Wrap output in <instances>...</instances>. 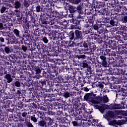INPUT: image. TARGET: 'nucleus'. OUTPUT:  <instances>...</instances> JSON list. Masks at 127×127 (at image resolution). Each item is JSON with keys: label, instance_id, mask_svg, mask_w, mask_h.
I'll return each mask as SVG.
<instances>
[{"label": "nucleus", "instance_id": "nucleus-18", "mask_svg": "<svg viewBox=\"0 0 127 127\" xmlns=\"http://www.w3.org/2000/svg\"><path fill=\"white\" fill-rule=\"evenodd\" d=\"M94 109H95L96 110H98L101 114H104L106 110H110V107L109 105L103 104L101 106L98 105H94Z\"/></svg>", "mask_w": 127, "mask_h": 127}, {"label": "nucleus", "instance_id": "nucleus-52", "mask_svg": "<svg viewBox=\"0 0 127 127\" xmlns=\"http://www.w3.org/2000/svg\"><path fill=\"white\" fill-rule=\"evenodd\" d=\"M100 100L101 103H104V104L109 102V98H108V96H107V95H105L104 97H101Z\"/></svg>", "mask_w": 127, "mask_h": 127}, {"label": "nucleus", "instance_id": "nucleus-19", "mask_svg": "<svg viewBox=\"0 0 127 127\" xmlns=\"http://www.w3.org/2000/svg\"><path fill=\"white\" fill-rule=\"evenodd\" d=\"M58 46V45L54 43V42H51L48 44V48H49V51L50 52H56V51H58V48H59V47Z\"/></svg>", "mask_w": 127, "mask_h": 127}, {"label": "nucleus", "instance_id": "nucleus-51", "mask_svg": "<svg viewBox=\"0 0 127 127\" xmlns=\"http://www.w3.org/2000/svg\"><path fill=\"white\" fill-rule=\"evenodd\" d=\"M11 85L13 88H19L21 86L20 81L19 80H16L11 83Z\"/></svg>", "mask_w": 127, "mask_h": 127}, {"label": "nucleus", "instance_id": "nucleus-11", "mask_svg": "<svg viewBox=\"0 0 127 127\" xmlns=\"http://www.w3.org/2000/svg\"><path fill=\"white\" fill-rule=\"evenodd\" d=\"M121 104H117L114 103L109 105V110H120V109H126L127 108V105L126 103V102H121Z\"/></svg>", "mask_w": 127, "mask_h": 127}, {"label": "nucleus", "instance_id": "nucleus-30", "mask_svg": "<svg viewBox=\"0 0 127 127\" xmlns=\"http://www.w3.org/2000/svg\"><path fill=\"white\" fill-rule=\"evenodd\" d=\"M117 66H118V67H119V69H118V74L125 75V71L126 68H123V67H124V64H121V61L118 62V64H117Z\"/></svg>", "mask_w": 127, "mask_h": 127}, {"label": "nucleus", "instance_id": "nucleus-36", "mask_svg": "<svg viewBox=\"0 0 127 127\" xmlns=\"http://www.w3.org/2000/svg\"><path fill=\"white\" fill-rule=\"evenodd\" d=\"M76 70H79V68H72L71 67H69V66H68V65H66L65 66H64V72H68V73H71V72H73V74H76L77 73V71H76Z\"/></svg>", "mask_w": 127, "mask_h": 127}, {"label": "nucleus", "instance_id": "nucleus-24", "mask_svg": "<svg viewBox=\"0 0 127 127\" xmlns=\"http://www.w3.org/2000/svg\"><path fill=\"white\" fill-rule=\"evenodd\" d=\"M30 34H29V37H26V36H24L23 35V39H21L20 43L21 44H23V41L25 43V45L29 46L31 44V42H30Z\"/></svg>", "mask_w": 127, "mask_h": 127}, {"label": "nucleus", "instance_id": "nucleus-53", "mask_svg": "<svg viewBox=\"0 0 127 127\" xmlns=\"http://www.w3.org/2000/svg\"><path fill=\"white\" fill-rule=\"evenodd\" d=\"M4 78L7 80V83H11L12 82V77H11V75L10 74H6L5 75Z\"/></svg>", "mask_w": 127, "mask_h": 127}, {"label": "nucleus", "instance_id": "nucleus-60", "mask_svg": "<svg viewBox=\"0 0 127 127\" xmlns=\"http://www.w3.org/2000/svg\"><path fill=\"white\" fill-rule=\"evenodd\" d=\"M107 117L110 119H113L115 118V112L112 111H108L107 113Z\"/></svg>", "mask_w": 127, "mask_h": 127}, {"label": "nucleus", "instance_id": "nucleus-31", "mask_svg": "<svg viewBox=\"0 0 127 127\" xmlns=\"http://www.w3.org/2000/svg\"><path fill=\"white\" fill-rule=\"evenodd\" d=\"M102 55H101L100 56L101 62L100 64L103 67H108V61H107V57L103 54H102Z\"/></svg>", "mask_w": 127, "mask_h": 127}, {"label": "nucleus", "instance_id": "nucleus-21", "mask_svg": "<svg viewBox=\"0 0 127 127\" xmlns=\"http://www.w3.org/2000/svg\"><path fill=\"white\" fill-rule=\"evenodd\" d=\"M50 100L49 99H45L43 102V106L41 107L40 109L42 111H48L50 109Z\"/></svg>", "mask_w": 127, "mask_h": 127}, {"label": "nucleus", "instance_id": "nucleus-33", "mask_svg": "<svg viewBox=\"0 0 127 127\" xmlns=\"http://www.w3.org/2000/svg\"><path fill=\"white\" fill-rule=\"evenodd\" d=\"M90 65V61L89 60H82L80 63V67L82 68H88Z\"/></svg>", "mask_w": 127, "mask_h": 127}, {"label": "nucleus", "instance_id": "nucleus-44", "mask_svg": "<svg viewBox=\"0 0 127 127\" xmlns=\"http://www.w3.org/2000/svg\"><path fill=\"white\" fill-rule=\"evenodd\" d=\"M52 68V70L50 69L49 71V72H53L54 73H58V71H59V67H57V66L56 65V64H52L51 65V67L50 69H51Z\"/></svg>", "mask_w": 127, "mask_h": 127}, {"label": "nucleus", "instance_id": "nucleus-58", "mask_svg": "<svg viewBox=\"0 0 127 127\" xmlns=\"http://www.w3.org/2000/svg\"><path fill=\"white\" fill-rule=\"evenodd\" d=\"M118 87L119 88V91L122 92L124 94V96H127V88L126 87H121V85H118Z\"/></svg>", "mask_w": 127, "mask_h": 127}, {"label": "nucleus", "instance_id": "nucleus-45", "mask_svg": "<svg viewBox=\"0 0 127 127\" xmlns=\"http://www.w3.org/2000/svg\"><path fill=\"white\" fill-rule=\"evenodd\" d=\"M47 95L46 94H42L39 95L38 98H37V100H38V102L40 103H43L44 102L45 100L46 99Z\"/></svg>", "mask_w": 127, "mask_h": 127}, {"label": "nucleus", "instance_id": "nucleus-17", "mask_svg": "<svg viewBox=\"0 0 127 127\" xmlns=\"http://www.w3.org/2000/svg\"><path fill=\"white\" fill-rule=\"evenodd\" d=\"M75 39L76 41H81L84 39V33L81 28L75 30Z\"/></svg>", "mask_w": 127, "mask_h": 127}, {"label": "nucleus", "instance_id": "nucleus-59", "mask_svg": "<svg viewBox=\"0 0 127 127\" xmlns=\"http://www.w3.org/2000/svg\"><path fill=\"white\" fill-rule=\"evenodd\" d=\"M38 82H40V83L43 87H44L46 86V82H47V79L44 78H41L38 81Z\"/></svg>", "mask_w": 127, "mask_h": 127}, {"label": "nucleus", "instance_id": "nucleus-55", "mask_svg": "<svg viewBox=\"0 0 127 127\" xmlns=\"http://www.w3.org/2000/svg\"><path fill=\"white\" fill-rule=\"evenodd\" d=\"M42 31L43 32V34L45 35H48L49 36H51V31L48 29H45V28H43L42 29Z\"/></svg>", "mask_w": 127, "mask_h": 127}, {"label": "nucleus", "instance_id": "nucleus-26", "mask_svg": "<svg viewBox=\"0 0 127 127\" xmlns=\"http://www.w3.org/2000/svg\"><path fill=\"white\" fill-rule=\"evenodd\" d=\"M55 86V87H53L52 88V91L53 92H55V95L54 97H55V96H57V95H59V92H60V90L62 89V86L61 84L59 85L58 84H55L53 86V87Z\"/></svg>", "mask_w": 127, "mask_h": 127}, {"label": "nucleus", "instance_id": "nucleus-16", "mask_svg": "<svg viewBox=\"0 0 127 127\" xmlns=\"http://www.w3.org/2000/svg\"><path fill=\"white\" fill-rule=\"evenodd\" d=\"M33 71H34L35 72V74L36 75L32 76V79H33V80L39 79V78H40V74H41V67L37 65H35L33 67Z\"/></svg>", "mask_w": 127, "mask_h": 127}, {"label": "nucleus", "instance_id": "nucleus-64", "mask_svg": "<svg viewBox=\"0 0 127 127\" xmlns=\"http://www.w3.org/2000/svg\"><path fill=\"white\" fill-rule=\"evenodd\" d=\"M91 95H90V93L86 94L84 96V99L85 101H88L89 102L91 99Z\"/></svg>", "mask_w": 127, "mask_h": 127}, {"label": "nucleus", "instance_id": "nucleus-27", "mask_svg": "<svg viewBox=\"0 0 127 127\" xmlns=\"http://www.w3.org/2000/svg\"><path fill=\"white\" fill-rule=\"evenodd\" d=\"M31 56L32 58H39V59H42L43 58V59L45 60L44 58H45V57H46L47 56L43 55L42 54H39L38 52H31Z\"/></svg>", "mask_w": 127, "mask_h": 127}, {"label": "nucleus", "instance_id": "nucleus-54", "mask_svg": "<svg viewBox=\"0 0 127 127\" xmlns=\"http://www.w3.org/2000/svg\"><path fill=\"white\" fill-rule=\"evenodd\" d=\"M57 73L53 72H50V75L49 76V78L51 80H54V79H56L57 78Z\"/></svg>", "mask_w": 127, "mask_h": 127}, {"label": "nucleus", "instance_id": "nucleus-56", "mask_svg": "<svg viewBox=\"0 0 127 127\" xmlns=\"http://www.w3.org/2000/svg\"><path fill=\"white\" fill-rule=\"evenodd\" d=\"M70 22L72 24H74L76 25L77 26H79L80 25V20H78L77 18H72V19L70 20Z\"/></svg>", "mask_w": 127, "mask_h": 127}, {"label": "nucleus", "instance_id": "nucleus-28", "mask_svg": "<svg viewBox=\"0 0 127 127\" xmlns=\"http://www.w3.org/2000/svg\"><path fill=\"white\" fill-rule=\"evenodd\" d=\"M103 55H108V56H113V57H116V55H117V53L115 51H112V50L106 49L105 52H102Z\"/></svg>", "mask_w": 127, "mask_h": 127}, {"label": "nucleus", "instance_id": "nucleus-34", "mask_svg": "<svg viewBox=\"0 0 127 127\" xmlns=\"http://www.w3.org/2000/svg\"><path fill=\"white\" fill-rule=\"evenodd\" d=\"M34 88H35L36 90L38 91H41L43 90V86L38 82V80H36L33 83Z\"/></svg>", "mask_w": 127, "mask_h": 127}, {"label": "nucleus", "instance_id": "nucleus-42", "mask_svg": "<svg viewBox=\"0 0 127 127\" xmlns=\"http://www.w3.org/2000/svg\"><path fill=\"white\" fill-rule=\"evenodd\" d=\"M14 96L16 99H20L22 97V90L20 89H18L14 93Z\"/></svg>", "mask_w": 127, "mask_h": 127}, {"label": "nucleus", "instance_id": "nucleus-9", "mask_svg": "<svg viewBox=\"0 0 127 127\" xmlns=\"http://www.w3.org/2000/svg\"><path fill=\"white\" fill-rule=\"evenodd\" d=\"M13 33H10V37L13 39L14 41H15V40H17V39H19V40H21V39H23V33H22V35L20 33V31L17 29H14L12 30Z\"/></svg>", "mask_w": 127, "mask_h": 127}, {"label": "nucleus", "instance_id": "nucleus-12", "mask_svg": "<svg viewBox=\"0 0 127 127\" xmlns=\"http://www.w3.org/2000/svg\"><path fill=\"white\" fill-rule=\"evenodd\" d=\"M22 52H19L17 53V54H19V55H18L17 56V55H13L12 56V63H18L19 64L23 63V62H24V61L22 60V55H23V54H22Z\"/></svg>", "mask_w": 127, "mask_h": 127}, {"label": "nucleus", "instance_id": "nucleus-46", "mask_svg": "<svg viewBox=\"0 0 127 127\" xmlns=\"http://www.w3.org/2000/svg\"><path fill=\"white\" fill-rule=\"evenodd\" d=\"M12 56H2V59H4L5 62L9 61V62H12Z\"/></svg>", "mask_w": 127, "mask_h": 127}, {"label": "nucleus", "instance_id": "nucleus-47", "mask_svg": "<svg viewBox=\"0 0 127 127\" xmlns=\"http://www.w3.org/2000/svg\"><path fill=\"white\" fill-rule=\"evenodd\" d=\"M31 121L33 123H37V120L39 119V116L37 114H35L30 117Z\"/></svg>", "mask_w": 127, "mask_h": 127}, {"label": "nucleus", "instance_id": "nucleus-48", "mask_svg": "<svg viewBox=\"0 0 127 127\" xmlns=\"http://www.w3.org/2000/svg\"><path fill=\"white\" fill-rule=\"evenodd\" d=\"M33 93H32V98L35 101H37V98L39 97L38 95V91H37V89H34Z\"/></svg>", "mask_w": 127, "mask_h": 127}, {"label": "nucleus", "instance_id": "nucleus-35", "mask_svg": "<svg viewBox=\"0 0 127 127\" xmlns=\"http://www.w3.org/2000/svg\"><path fill=\"white\" fill-rule=\"evenodd\" d=\"M125 77H121L118 80V84H123V87L127 89V81Z\"/></svg>", "mask_w": 127, "mask_h": 127}, {"label": "nucleus", "instance_id": "nucleus-1", "mask_svg": "<svg viewBox=\"0 0 127 127\" xmlns=\"http://www.w3.org/2000/svg\"><path fill=\"white\" fill-rule=\"evenodd\" d=\"M102 22L96 20V15L92 14L88 17V21L84 24V27L88 28L92 27L94 30L97 31L98 35L95 34L93 37L94 40H96L97 43H101L102 39H105L107 37V28H102ZM101 28V29H100Z\"/></svg>", "mask_w": 127, "mask_h": 127}, {"label": "nucleus", "instance_id": "nucleus-13", "mask_svg": "<svg viewBox=\"0 0 127 127\" xmlns=\"http://www.w3.org/2000/svg\"><path fill=\"white\" fill-rule=\"evenodd\" d=\"M22 26L24 29L23 35H24V36L29 37V34H30V31H29V27H30L29 22L27 21L26 20L23 21Z\"/></svg>", "mask_w": 127, "mask_h": 127}, {"label": "nucleus", "instance_id": "nucleus-6", "mask_svg": "<svg viewBox=\"0 0 127 127\" xmlns=\"http://www.w3.org/2000/svg\"><path fill=\"white\" fill-rule=\"evenodd\" d=\"M118 15L111 13V15L104 17V23L107 25H111V26H115L116 22L115 20L117 19Z\"/></svg>", "mask_w": 127, "mask_h": 127}, {"label": "nucleus", "instance_id": "nucleus-20", "mask_svg": "<svg viewBox=\"0 0 127 127\" xmlns=\"http://www.w3.org/2000/svg\"><path fill=\"white\" fill-rule=\"evenodd\" d=\"M0 51L2 53H6V54H9L12 52V49L9 46H5V45H1Z\"/></svg>", "mask_w": 127, "mask_h": 127}, {"label": "nucleus", "instance_id": "nucleus-4", "mask_svg": "<svg viewBox=\"0 0 127 127\" xmlns=\"http://www.w3.org/2000/svg\"><path fill=\"white\" fill-rule=\"evenodd\" d=\"M66 9L68 10L70 14H69V17H74V14L76 12H78L79 14H81L83 12V4L80 3L76 7L72 5L67 4Z\"/></svg>", "mask_w": 127, "mask_h": 127}, {"label": "nucleus", "instance_id": "nucleus-50", "mask_svg": "<svg viewBox=\"0 0 127 127\" xmlns=\"http://www.w3.org/2000/svg\"><path fill=\"white\" fill-rule=\"evenodd\" d=\"M37 47L36 43H33V44H31L28 46L29 51L30 50V51H31V52H32V51H35Z\"/></svg>", "mask_w": 127, "mask_h": 127}, {"label": "nucleus", "instance_id": "nucleus-5", "mask_svg": "<svg viewBox=\"0 0 127 127\" xmlns=\"http://www.w3.org/2000/svg\"><path fill=\"white\" fill-rule=\"evenodd\" d=\"M103 42H104L106 45V48H108L109 46V48H111V49H113L115 50L116 48L117 47V41L115 40H110L108 39V36H107L106 33V37L104 39H102V41L101 43H98L99 44H102Z\"/></svg>", "mask_w": 127, "mask_h": 127}, {"label": "nucleus", "instance_id": "nucleus-37", "mask_svg": "<svg viewBox=\"0 0 127 127\" xmlns=\"http://www.w3.org/2000/svg\"><path fill=\"white\" fill-rule=\"evenodd\" d=\"M100 13L101 15H106V16H110L111 12H110V10H109L108 8H104L101 9Z\"/></svg>", "mask_w": 127, "mask_h": 127}, {"label": "nucleus", "instance_id": "nucleus-63", "mask_svg": "<svg viewBox=\"0 0 127 127\" xmlns=\"http://www.w3.org/2000/svg\"><path fill=\"white\" fill-rule=\"evenodd\" d=\"M17 107L19 109H24L26 107V105L25 104H24V103L20 102H18Z\"/></svg>", "mask_w": 127, "mask_h": 127}, {"label": "nucleus", "instance_id": "nucleus-25", "mask_svg": "<svg viewBox=\"0 0 127 127\" xmlns=\"http://www.w3.org/2000/svg\"><path fill=\"white\" fill-rule=\"evenodd\" d=\"M34 81H33V79L32 78V80H27L25 82V86H27V87H29V88H28V91H30V92H31L32 91H34V85H33V83H34Z\"/></svg>", "mask_w": 127, "mask_h": 127}, {"label": "nucleus", "instance_id": "nucleus-22", "mask_svg": "<svg viewBox=\"0 0 127 127\" xmlns=\"http://www.w3.org/2000/svg\"><path fill=\"white\" fill-rule=\"evenodd\" d=\"M92 6L94 8H102L105 6V2L99 1H93Z\"/></svg>", "mask_w": 127, "mask_h": 127}, {"label": "nucleus", "instance_id": "nucleus-29", "mask_svg": "<svg viewBox=\"0 0 127 127\" xmlns=\"http://www.w3.org/2000/svg\"><path fill=\"white\" fill-rule=\"evenodd\" d=\"M116 2V0H112V1L109 3V7H113L114 11L116 12H121L122 11V9L119 8V7L117 6L115 4Z\"/></svg>", "mask_w": 127, "mask_h": 127}, {"label": "nucleus", "instance_id": "nucleus-7", "mask_svg": "<svg viewBox=\"0 0 127 127\" xmlns=\"http://www.w3.org/2000/svg\"><path fill=\"white\" fill-rule=\"evenodd\" d=\"M37 124L39 127H50L53 125V120L51 118L47 117L44 120L38 121Z\"/></svg>", "mask_w": 127, "mask_h": 127}, {"label": "nucleus", "instance_id": "nucleus-14", "mask_svg": "<svg viewBox=\"0 0 127 127\" xmlns=\"http://www.w3.org/2000/svg\"><path fill=\"white\" fill-rule=\"evenodd\" d=\"M71 123L74 127H83L82 126H86V123L84 122V120H82L80 118L76 117L75 121H72Z\"/></svg>", "mask_w": 127, "mask_h": 127}, {"label": "nucleus", "instance_id": "nucleus-49", "mask_svg": "<svg viewBox=\"0 0 127 127\" xmlns=\"http://www.w3.org/2000/svg\"><path fill=\"white\" fill-rule=\"evenodd\" d=\"M36 12H44L43 9H44V6H41L38 4L36 6Z\"/></svg>", "mask_w": 127, "mask_h": 127}, {"label": "nucleus", "instance_id": "nucleus-8", "mask_svg": "<svg viewBox=\"0 0 127 127\" xmlns=\"http://www.w3.org/2000/svg\"><path fill=\"white\" fill-rule=\"evenodd\" d=\"M116 112L118 116H121L125 119V120L118 121H117L116 120V127H118V126H123V125H125V124H126V122H127V111H117Z\"/></svg>", "mask_w": 127, "mask_h": 127}, {"label": "nucleus", "instance_id": "nucleus-3", "mask_svg": "<svg viewBox=\"0 0 127 127\" xmlns=\"http://www.w3.org/2000/svg\"><path fill=\"white\" fill-rule=\"evenodd\" d=\"M77 46L78 51L80 52L86 51L92 54L95 51L94 46H90V43L88 41H82L77 43Z\"/></svg>", "mask_w": 127, "mask_h": 127}, {"label": "nucleus", "instance_id": "nucleus-2", "mask_svg": "<svg viewBox=\"0 0 127 127\" xmlns=\"http://www.w3.org/2000/svg\"><path fill=\"white\" fill-rule=\"evenodd\" d=\"M53 9L52 8V4L49 3H48L46 6H44V9L43 11H44L43 13H41L40 16V23L41 24H47L49 23L50 25H53L55 24V20L50 19V22H48V20L51 17V16L49 15L47 12H52Z\"/></svg>", "mask_w": 127, "mask_h": 127}, {"label": "nucleus", "instance_id": "nucleus-32", "mask_svg": "<svg viewBox=\"0 0 127 127\" xmlns=\"http://www.w3.org/2000/svg\"><path fill=\"white\" fill-rule=\"evenodd\" d=\"M37 48L39 51L42 50L44 52H46L48 50V46L43 44V43H40L37 46Z\"/></svg>", "mask_w": 127, "mask_h": 127}, {"label": "nucleus", "instance_id": "nucleus-61", "mask_svg": "<svg viewBox=\"0 0 127 127\" xmlns=\"http://www.w3.org/2000/svg\"><path fill=\"white\" fill-rule=\"evenodd\" d=\"M13 6L16 9H17V8H19V7L21 6V4L20 3V0H19V1H15V3L13 4Z\"/></svg>", "mask_w": 127, "mask_h": 127}, {"label": "nucleus", "instance_id": "nucleus-38", "mask_svg": "<svg viewBox=\"0 0 127 127\" xmlns=\"http://www.w3.org/2000/svg\"><path fill=\"white\" fill-rule=\"evenodd\" d=\"M27 119V113L23 112L21 114V116H19L18 118V120L19 122H26V120Z\"/></svg>", "mask_w": 127, "mask_h": 127}, {"label": "nucleus", "instance_id": "nucleus-15", "mask_svg": "<svg viewBox=\"0 0 127 127\" xmlns=\"http://www.w3.org/2000/svg\"><path fill=\"white\" fill-rule=\"evenodd\" d=\"M61 47H59V48H58L59 53H63V52H65L68 56H69V55H70V53H68V51L67 52L65 50L63 49V48H68V47H69L68 41H63L61 42Z\"/></svg>", "mask_w": 127, "mask_h": 127}, {"label": "nucleus", "instance_id": "nucleus-40", "mask_svg": "<svg viewBox=\"0 0 127 127\" xmlns=\"http://www.w3.org/2000/svg\"><path fill=\"white\" fill-rule=\"evenodd\" d=\"M60 95L62 96V97H64V98H65V99H67V98H70V97L72 96L71 93H70L69 92L67 91L60 92Z\"/></svg>", "mask_w": 127, "mask_h": 127}, {"label": "nucleus", "instance_id": "nucleus-41", "mask_svg": "<svg viewBox=\"0 0 127 127\" xmlns=\"http://www.w3.org/2000/svg\"><path fill=\"white\" fill-rule=\"evenodd\" d=\"M120 20L123 23H127V12H124L123 13H122Z\"/></svg>", "mask_w": 127, "mask_h": 127}, {"label": "nucleus", "instance_id": "nucleus-57", "mask_svg": "<svg viewBox=\"0 0 127 127\" xmlns=\"http://www.w3.org/2000/svg\"><path fill=\"white\" fill-rule=\"evenodd\" d=\"M50 18H51V17H56V18H58V12H57V11L53 10L52 12H50Z\"/></svg>", "mask_w": 127, "mask_h": 127}, {"label": "nucleus", "instance_id": "nucleus-39", "mask_svg": "<svg viewBox=\"0 0 127 127\" xmlns=\"http://www.w3.org/2000/svg\"><path fill=\"white\" fill-rule=\"evenodd\" d=\"M105 72L107 75H111L110 76H107L108 80H109V82L110 81H114V79H115V77L113 76V74L112 73V71L110 70L106 69L105 70Z\"/></svg>", "mask_w": 127, "mask_h": 127}, {"label": "nucleus", "instance_id": "nucleus-62", "mask_svg": "<svg viewBox=\"0 0 127 127\" xmlns=\"http://www.w3.org/2000/svg\"><path fill=\"white\" fill-rule=\"evenodd\" d=\"M29 48L28 47V45H22L21 48V50H22L23 52H27L29 51Z\"/></svg>", "mask_w": 127, "mask_h": 127}, {"label": "nucleus", "instance_id": "nucleus-43", "mask_svg": "<svg viewBox=\"0 0 127 127\" xmlns=\"http://www.w3.org/2000/svg\"><path fill=\"white\" fill-rule=\"evenodd\" d=\"M68 36L69 40H73V41H76L75 31L74 32L73 31H71L68 34Z\"/></svg>", "mask_w": 127, "mask_h": 127}, {"label": "nucleus", "instance_id": "nucleus-10", "mask_svg": "<svg viewBox=\"0 0 127 127\" xmlns=\"http://www.w3.org/2000/svg\"><path fill=\"white\" fill-rule=\"evenodd\" d=\"M62 34L60 30H55L52 31L51 34V37L53 39V40H58L59 38L61 39V40H63V39H65V37L64 36V34H63V36H60Z\"/></svg>", "mask_w": 127, "mask_h": 127}, {"label": "nucleus", "instance_id": "nucleus-23", "mask_svg": "<svg viewBox=\"0 0 127 127\" xmlns=\"http://www.w3.org/2000/svg\"><path fill=\"white\" fill-rule=\"evenodd\" d=\"M119 51L120 54H127V43L119 45Z\"/></svg>", "mask_w": 127, "mask_h": 127}]
</instances>
